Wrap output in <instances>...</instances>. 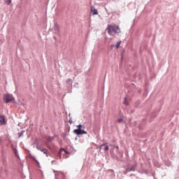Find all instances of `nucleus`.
<instances>
[{
  "label": "nucleus",
  "mask_w": 179,
  "mask_h": 179,
  "mask_svg": "<svg viewBox=\"0 0 179 179\" xmlns=\"http://www.w3.org/2000/svg\"><path fill=\"white\" fill-rule=\"evenodd\" d=\"M106 30L110 36L114 37L115 34H120L121 33V28L120 26L115 25V24L108 25Z\"/></svg>",
  "instance_id": "1"
},
{
  "label": "nucleus",
  "mask_w": 179,
  "mask_h": 179,
  "mask_svg": "<svg viewBox=\"0 0 179 179\" xmlns=\"http://www.w3.org/2000/svg\"><path fill=\"white\" fill-rule=\"evenodd\" d=\"M3 101H5V103H10V101H13L15 100V98L10 94H5L3 95Z\"/></svg>",
  "instance_id": "2"
},
{
  "label": "nucleus",
  "mask_w": 179,
  "mask_h": 179,
  "mask_svg": "<svg viewBox=\"0 0 179 179\" xmlns=\"http://www.w3.org/2000/svg\"><path fill=\"white\" fill-rule=\"evenodd\" d=\"M76 135H87V131L82 130V129H76L73 131Z\"/></svg>",
  "instance_id": "3"
},
{
  "label": "nucleus",
  "mask_w": 179,
  "mask_h": 179,
  "mask_svg": "<svg viewBox=\"0 0 179 179\" xmlns=\"http://www.w3.org/2000/svg\"><path fill=\"white\" fill-rule=\"evenodd\" d=\"M0 125H6V117L4 115H0Z\"/></svg>",
  "instance_id": "4"
},
{
  "label": "nucleus",
  "mask_w": 179,
  "mask_h": 179,
  "mask_svg": "<svg viewBox=\"0 0 179 179\" xmlns=\"http://www.w3.org/2000/svg\"><path fill=\"white\" fill-rule=\"evenodd\" d=\"M101 148H103V150L107 151L108 150V149H110V148L108 147V145H107V143H103L101 145Z\"/></svg>",
  "instance_id": "5"
},
{
  "label": "nucleus",
  "mask_w": 179,
  "mask_h": 179,
  "mask_svg": "<svg viewBox=\"0 0 179 179\" xmlns=\"http://www.w3.org/2000/svg\"><path fill=\"white\" fill-rule=\"evenodd\" d=\"M129 171H135V166H128L127 169H126V172L128 173Z\"/></svg>",
  "instance_id": "6"
},
{
  "label": "nucleus",
  "mask_w": 179,
  "mask_h": 179,
  "mask_svg": "<svg viewBox=\"0 0 179 179\" xmlns=\"http://www.w3.org/2000/svg\"><path fill=\"white\" fill-rule=\"evenodd\" d=\"M91 11L92 13V15H97L99 12L97 11V9L94 8V7L91 8Z\"/></svg>",
  "instance_id": "7"
},
{
  "label": "nucleus",
  "mask_w": 179,
  "mask_h": 179,
  "mask_svg": "<svg viewBox=\"0 0 179 179\" xmlns=\"http://www.w3.org/2000/svg\"><path fill=\"white\" fill-rule=\"evenodd\" d=\"M123 104H125V106H128V104H129V102H128V99L127 97H124Z\"/></svg>",
  "instance_id": "8"
},
{
  "label": "nucleus",
  "mask_w": 179,
  "mask_h": 179,
  "mask_svg": "<svg viewBox=\"0 0 179 179\" xmlns=\"http://www.w3.org/2000/svg\"><path fill=\"white\" fill-rule=\"evenodd\" d=\"M122 43V41H118L115 45L116 48L118 49L120 48V46L121 45V43Z\"/></svg>",
  "instance_id": "9"
},
{
  "label": "nucleus",
  "mask_w": 179,
  "mask_h": 179,
  "mask_svg": "<svg viewBox=\"0 0 179 179\" xmlns=\"http://www.w3.org/2000/svg\"><path fill=\"white\" fill-rule=\"evenodd\" d=\"M66 83H71V85H72V83H73V81H72V79L69 78V79L66 80Z\"/></svg>",
  "instance_id": "10"
},
{
  "label": "nucleus",
  "mask_w": 179,
  "mask_h": 179,
  "mask_svg": "<svg viewBox=\"0 0 179 179\" xmlns=\"http://www.w3.org/2000/svg\"><path fill=\"white\" fill-rule=\"evenodd\" d=\"M6 3H7V5H9L10 3H12V0H6Z\"/></svg>",
  "instance_id": "11"
},
{
  "label": "nucleus",
  "mask_w": 179,
  "mask_h": 179,
  "mask_svg": "<svg viewBox=\"0 0 179 179\" xmlns=\"http://www.w3.org/2000/svg\"><path fill=\"white\" fill-rule=\"evenodd\" d=\"M122 121H124V119H122V118H120V119H118L117 120V122H122Z\"/></svg>",
  "instance_id": "12"
},
{
  "label": "nucleus",
  "mask_w": 179,
  "mask_h": 179,
  "mask_svg": "<svg viewBox=\"0 0 179 179\" xmlns=\"http://www.w3.org/2000/svg\"><path fill=\"white\" fill-rule=\"evenodd\" d=\"M77 128H78V129H82V125L79 124L78 126H77Z\"/></svg>",
  "instance_id": "13"
},
{
  "label": "nucleus",
  "mask_w": 179,
  "mask_h": 179,
  "mask_svg": "<svg viewBox=\"0 0 179 179\" xmlns=\"http://www.w3.org/2000/svg\"><path fill=\"white\" fill-rule=\"evenodd\" d=\"M60 150H61V152H62V151H63V152H66V151H65V149H64V148H61Z\"/></svg>",
  "instance_id": "14"
},
{
  "label": "nucleus",
  "mask_w": 179,
  "mask_h": 179,
  "mask_svg": "<svg viewBox=\"0 0 179 179\" xmlns=\"http://www.w3.org/2000/svg\"><path fill=\"white\" fill-rule=\"evenodd\" d=\"M69 122H70V124H72V120H69Z\"/></svg>",
  "instance_id": "15"
},
{
  "label": "nucleus",
  "mask_w": 179,
  "mask_h": 179,
  "mask_svg": "<svg viewBox=\"0 0 179 179\" xmlns=\"http://www.w3.org/2000/svg\"><path fill=\"white\" fill-rule=\"evenodd\" d=\"M115 148H116L117 149H119V147H118V145H117Z\"/></svg>",
  "instance_id": "16"
},
{
  "label": "nucleus",
  "mask_w": 179,
  "mask_h": 179,
  "mask_svg": "<svg viewBox=\"0 0 179 179\" xmlns=\"http://www.w3.org/2000/svg\"><path fill=\"white\" fill-rule=\"evenodd\" d=\"M51 140H52V141H54V138H52Z\"/></svg>",
  "instance_id": "17"
},
{
  "label": "nucleus",
  "mask_w": 179,
  "mask_h": 179,
  "mask_svg": "<svg viewBox=\"0 0 179 179\" xmlns=\"http://www.w3.org/2000/svg\"><path fill=\"white\" fill-rule=\"evenodd\" d=\"M34 160H35V162H38L36 159H34Z\"/></svg>",
  "instance_id": "18"
}]
</instances>
